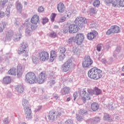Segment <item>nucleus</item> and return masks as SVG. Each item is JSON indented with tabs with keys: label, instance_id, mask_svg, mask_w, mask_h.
I'll return each mask as SVG.
<instances>
[{
	"label": "nucleus",
	"instance_id": "nucleus-4",
	"mask_svg": "<svg viewBox=\"0 0 124 124\" xmlns=\"http://www.w3.org/2000/svg\"><path fill=\"white\" fill-rule=\"evenodd\" d=\"M107 5L113 7H124V0H105Z\"/></svg>",
	"mask_w": 124,
	"mask_h": 124
},
{
	"label": "nucleus",
	"instance_id": "nucleus-15",
	"mask_svg": "<svg viewBox=\"0 0 124 124\" xmlns=\"http://www.w3.org/2000/svg\"><path fill=\"white\" fill-rule=\"evenodd\" d=\"M58 56L57 54V52L54 50H52L50 51V55L49 57V62H54V60H56V58H57V56Z\"/></svg>",
	"mask_w": 124,
	"mask_h": 124
},
{
	"label": "nucleus",
	"instance_id": "nucleus-26",
	"mask_svg": "<svg viewBox=\"0 0 124 124\" xmlns=\"http://www.w3.org/2000/svg\"><path fill=\"white\" fill-rule=\"evenodd\" d=\"M69 91H70V89H69V88L65 87L62 89L61 93L62 94V95L67 94L68 93H69Z\"/></svg>",
	"mask_w": 124,
	"mask_h": 124
},
{
	"label": "nucleus",
	"instance_id": "nucleus-57",
	"mask_svg": "<svg viewBox=\"0 0 124 124\" xmlns=\"http://www.w3.org/2000/svg\"><path fill=\"white\" fill-rule=\"evenodd\" d=\"M74 100H75L76 98L78 97V93L77 92H75L73 94Z\"/></svg>",
	"mask_w": 124,
	"mask_h": 124
},
{
	"label": "nucleus",
	"instance_id": "nucleus-39",
	"mask_svg": "<svg viewBox=\"0 0 124 124\" xmlns=\"http://www.w3.org/2000/svg\"><path fill=\"white\" fill-rule=\"evenodd\" d=\"M96 12H97V10L94 8H91L89 10V13L90 14H96Z\"/></svg>",
	"mask_w": 124,
	"mask_h": 124
},
{
	"label": "nucleus",
	"instance_id": "nucleus-36",
	"mask_svg": "<svg viewBox=\"0 0 124 124\" xmlns=\"http://www.w3.org/2000/svg\"><path fill=\"white\" fill-rule=\"evenodd\" d=\"M100 4V1L99 0H95L93 3V5L94 7H98Z\"/></svg>",
	"mask_w": 124,
	"mask_h": 124
},
{
	"label": "nucleus",
	"instance_id": "nucleus-20",
	"mask_svg": "<svg viewBox=\"0 0 124 124\" xmlns=\"http://www.w3.org/2000/svg\"><path fill=\"white\" fill-rule=\"evenodd\" d=\"M16 91L18 93H23L25 91V89L23 86L18 85L16 86Z\"/></svg>",
	"mask_w": 124,
	"mask_h": 124
},
{
	"label": "nucleus",
	"instance_id": "nucleus-27",
	"mask_svg": "<svg viewBox=\"0 0 124 124\" xmlns=\"http://www.w3.org/2000/svg\"><path fill=\"white\" fill-rule=\"evenodd\" d=\"M31 60L34 64H37L39 62V59L36 55H33L31 57Z\"/></svg>",
	"mask_w": 124,
	"mask_h": 124
},
{
	"label": "nucleus",
	"instance_id": "nucleus-33",
	"mask_svg": "<svg viewBox=\"0 0 124 124\" xmlns=\"http://www.w3.org/2000/svg\"><path fill=\"white\" fill-rule=\"evenodd\" d=\"M8 2V0H1L0 1V6L1 7H2V8H4V6H5V4Z\"/></svg>",
	"mask_w": 124,
	"mask_h": 124
},
{
	"label": "nucleus",
	"instance_id": "nucleus-3",
	"mask_svg": "<svg viewBox=\"0 0 124 124\" xmlns=\"http://www.w3.org/2000/svg\"><path fill=\"white\" fill-rule=\"evenodd\" d=\"M102 71L98 68L93 67L91 68L88 72V77L93 80H98L102 77L101 75Z\"/></svg>",
	"mask_w": 124,
	"mask_h": 124
},
{
	"label": "nucleus",
	"instance_id": "nucleus-55",
	"mask_svg": "<svg viewBox=\"0 0 124 124\" xmlns=\"http://www.w3.org/2000/svg\"><path fill=\"white\" fill-rule=\"evenodd\" d=\"M48 21L49 20L48 19V18L45 17L43 18V24H46V23H47Z\"/></svg>",
	"mask_w": 124,
	"mask_h": 124
},
{
	"label": "nucleus",
	"instance_id": "nucleus-34",
	"mask_svg": "<svg viewBox=\"0 0 124 124\" xmlns=\"http://www.w3.org/2000/svg\"><path fill=\"white\" fill-rule=\"evenodd\" d=\"M121 49L122 48H121V46L117 47L116 49H115V51L113 52V57H114V58H116L117 57V54H116V53H120V51H121Z\"/></svg>",
	"mask_w": 124,
	"mask_h": 124
},
{
	"label": "nucleus",
	"instance_id": "nucleus-42",
	"mask_svg": "<svg viewBox=\"0 0 124 124\" xmlns=\"http://www.w3.org/2000/svg\"><path fill=\"white\" fill-rule=\"evenodd\" d=\"M76 119L77 121H78V122H81V121H83V118L82 116H80V115L77 114Z\"/></svg>",
	"mask_w": 124,
	"mask_h": 124
},
{
	"label": "nucleus",
	"instance_id": "nucleus-11",
	"mask_svg": "<svg viewBox=\"0 0 124 124\" xmlns=\"http://www.w3.org/2000/svg\"><path fill=\"white\" fill-rule=\"evenodd\" d=\"M120 32V27L117 25L112 26L111 28L108 29L107 32V35H110L112 33H119Z\"/></svg>",
	"mask_w": 124,
	"mask_h": 124
},
{
	"label": "nucleus",
	"instance_id": "nucleus-48",
	"mask_svg": "<svg viewBox=\"0 0 124 124\" xmlns=\"http://www.w3.org/2000/svg\"><path fill=\"white\" fill-rule=\"evenodd\" d=\"M87 112L88 111H87V110H86L85 109H81L79 111V113L80 115H85V114H86V113H87Z\"/></svg>",
	"mask_w": 124,
	"mask_h": 124
},
{
	"label": "nucleus",
	"instance_id": "nucleus-23",
	"mask_svg": "<svg viewBox=\"0 0 124 124\" xmlns=\"http://www.w3.org/2000/svg\"><path fill=\"white\" fill-rule=\"evenodd\" d=\"M11 82V78L9 76H6L3 78V83L6 85H8Z\"/></svg>",
	"mask_w": 124,
	"mask_h": 124
},
{
	"label": "nucleus",
	"instance_id": "nucleus-59",
	"mask_svg": "<svg viewBox=\"0 0 124 124\" xmlns=\"http://www.w3.org/2000/svg\"><path fill=\"white\" fill-rule=\"evenodd\" d=\"M53 98H54V99L57 100L59 99V98H60V97H59V95H58V94H53Z\"/></svg>",
	"mask_w": 124,
	"mask_h": 124
},
{
	"label": "nucleus",
	"instance_id": "nucleus-53",
	"mask_svg": "<svg viewBox=\"0 0 124 124\" xmlns=\"http://www.w3.org/2000/svg\"><path fill=\"white\" fill-rule=\"evenodd\" d=\"M57 36V34L55 33V32H52L50 34V37H52V38H55Z\"/></svg>",
	"mask_w": 124,
	"mask_h": 124
},
{
	"label": "nucleus",
	"instance_id": "nucleus-56",
	"mask_svg": "<svg viewBox=\"0 0 124 124\" xmlns=\"http://www.w3.org/2000/svg\"><path fill=\"white\" fill-rule=\"evenodd\" d=\"M68 31H69V27H66L63 30V32L64 33H66V32H68Z\"/></svg>",
	"mask_w": 124,
	"mask_h": 124
},
{
	"label": "nucleus",
	"instance_id": "nucleus-30",
	"mask_svg": "<svg viewBox=\"0 0 124 124\" xmlns=\"http://www.w3.org/2000/svg\"><path fill=\"white\" fill-rule=\"evenodd\" d=\"M91 108L93 111H96L98 109V104L96 103H93L91 105Z\"/></svg>",
	"mask_w": 124,
	"mask_h": 124
},
{
	"label": "nucleus",
	"instance_id": "nucleus-17",
	"mask_svg": "<svg viewBox=\"0 0 124 124\" xmlns=\"http://www.w3.org/2000/svg\"><path fill=\"white\" fill-rule=\"evenodd\" d=\"M47 117L49 121L53 122V121H55V119L57 118V113H56V112L51 111L48 114Z\"/></svg>",
	"mask_w": 124,
	"mask_h": 124
},
{
	"label": "nucleus",
	"instance_id": "nucleus-41",
	"mask_svg": "<svg viewBox=\"0 0 124 124\" xmlns=\"http://www.w3.org/2000/svg\"><path fill=\"white\" fill-rule=\"evenodd\" d=\"M3 123L4 124H9L10 120H9L8 117H6L3 120Z\"/></svg>",
	"mask_w": 124,
	"mask_h": 124
},
{
	"label": "nucleus",
	"instance_id": "nucleus-10",
	"mask_svg": "<svg viewBox=\"0 0 124 124\" xmlns=\"http://www.w3.org/2000/svg\"><path fill=\"white\" fill-rule=\"evenodd\" d=\"M84 39H85L84 34L79 33L76 35L74 42H75L78 45H81L83 43Z\"/></svg>",
	"mask_w": 124,
	"mask_h": 124
},
{
	"label": "nucleus",
	"instance_id": "nucleus-49",
	"mask_svg": "<svg viewBox=\"0 0 124 124\" xmlns=\"http://www.w3.org/2000/svg\"><path fill=\"white\" fill-rule=\"evenodd\" d=\"M44 8L42 6H40L38 8V12L39 13H41L42 12H44Z\"/></svg>",
	"mask_w": 124,
	"mask_h": 124
},
{
	"label": "nucleus",
	"instance_id": "nucleus-46",
	"mask_svg": "<svg viewBox=\"0 0 124 124\" xmlns=\"http://www.w3.org/2000/svg\"><path fill=\"white\" fill-rule=\"evenodd\" d=\"M10 15V7L8 6L7 8V12L6 13V16H7V17H9Z\"/></svg>",
	"mask_w": 124,
	"mask_h": 124
},
{
	"label": "nucleus",
	"instance_id": "nucleus-50",
	"mask_svg": "<svg viewBox=\"0 0 124 124\" xmlns=\"http://www.w3.org/2000/svg\"><path fill=\"white\" fill-rule=\"evenodd\" d=\"M42 109V106H38L37 108L35 109L34 112H39Z\"/></svg>",
	"mask_w": 124,
	"mask_h": 124
},
{
	"label": "nucleus",
	"instance_id": "nucleus-16",
	"mask_svg": "<svg viewBox=\"0 0 124 124\" xmlns=\"http://www.w3.org/2000/svg\"><path fill=\"white\" fill-rule=\"evenodd\" d=\"M97 34L98 33L96 31H93L88 33L87 34V37L89 40H92V39H93V38H94V37H95Z\"/></svg>",
	"mask_w": 124,
	"mask_h": 124
},
{
	"label": "nucleus",
	"instance_id": "nucleus-7",
	"mask_svg": "<svg viewBox=\"0 0 124 124\" xmlns=\"http://www.w3.org/2000/svg\"><path fill=\"white\" fill-rule=\"evenodd\" d=\"M72 65V61L71 59H69L62 65L61 70L63 72H67V71H69L71 69Z\"/></svg>",
	"mask_w": 124,
	"mask_h": 124
},
{
	"label": "nucleus",
	"instance_id": "nucleus-6",
	"mask_svg": "<svg viewBox=\"0 0 124 124\" xmlns=\"http://www.w3.org/2000/svg\"><path fill=\"white\" fill-rule=\"evenodd\" d=\"M19 55L23 54L24 57L27 58L29 56V46L27 43H23L20 47L18 49Z\"/></svg>",
	"mask_w": 124,
	"mask_h": 124
},
{
	"label": "nucleus",
	"instance_id": "nucleus-25",
	"mask_svg": "<svg viewBox=\"0 0 124 124\" xmlns=\"http://www.w3.org/2000/svg\"><path fill=\"white\" fill-rule=\"evenodd\" d=\"M22 106L24 109L31 107V105H30L29 101L27 100V99H25L22 100Z\"/></svg>",
	"mask_w": 124,
	"mask_h": 124
},
{
	"label": "nucleus",
	"instance_id": "nucleus-52",
	"mask_svg": "<svg viewBox=\"0 0 124 124\" xmlns=\"http://www.w3.org/2000/svg\"><path fill=\"white\" fill-rule=\"evenodd\" d=\"M0 27H1L3 29H5L6 27V23L5 22H3L0 24Z\"/></svg>",
	"mask_w": 124,
	"mask_h": 124
},
{
	"label": "nucleus",
	"instance_id": "nucleus-28",
	"mask_svg": "<svg viewBox=\"0 0 124 124\" xmlns=\"http://www.w3.org/2000/svg\"><path fill=\"white\" fill-rule=\"evenodd\" d=\"M72 52L76 56H79L80 55V49L76 46L73 47Z\"/></svg>",
	"mask_w": 124,
	"mask_h": 124
},
{
	"label": "nucleus",
	"instance_id": "nucleus-45",
	"mask_svg": "<svg viewBox=\"0 0 124 124\" xmlns=\"http://www.w3.org/2000/svg\"><path fill=\"white\" fill-rule=\"evenodd\" d=\"M65 58V54H61L59 56V60L60 61H63Z\"/></svg>",
	"mask_w": 124,
	"mask_h": 124
},
{
	"label": "nucleus",
	"instance_id": "nucleus-2",
	"mask_svg": "<svg viewBox=\"0 0 124 124\" xmlns=\"http://www.w3.org/2000/svg\"><path fill=\"white\" fill-rule=\"evenodd\" d=\"M88 93L85 90H83L81 93H80V96H81L82 100L85 103L86 100H90L92 99V96L95 94V95H99L102 91L99 88L95 87L93 90L88 89Z\"/></svg>",
	"mask_w": 124,
	"mask_h": 124
},
{
	"label": "nucleus",
	"instance_id": "nucleus-29",
	"mask_svg": "<svg viewBox=\"0 0 124 124\" xmlns=\"http://www.w3.org/2000/svg\"><path fill=\"white\" fill-rule=\"evenodd\" d=\"M103 120L104 121H107L108 122H112V119H111V117L110 115L108 114V113H105L104 117H103Z\"/></svg>",
	"mask_w": 124,
	"mask_h": 124
},
{
	"label": "nucleus",
	"instance_id": "nucleus-19",
	"mask_svg": "<svg viewBox=\"0 0 124 124\" xmlns=\"http://www.w3.org/2000/svg\"><path fill=\"white\" fill-rule=\"evenodd\" d=\"M38 21H39V16H38L35 15L32 16L31 19V23H32V24L36 25L38 23Z\"/></svg>",
	"mask_w": 124,
	"mask_h": 124
},
{
	"label": "nucleus",
	"instance_id": "nucleus-58",
	"mask_svg": "<svg viewBox=\"0 0 124 124\" xmlns=\"http://www.w3.org/2000/svg\"><path fill=\"white\" fill-rule=\"evenodd\" d=\"M5 15V14L3 11L0 12V18H3V17H4Z\"/></svg>",
	"mask_w": 124,
	"mask_h": 124
},
{
	"label": "nucleus",
	"instance_id": "nucleus-62",
	"mask_svg": "<svg viewBox=\"0 0 124 124\" xmlns=\"http://www.w3.org/2000/svg\"><path fill=\"white\" fill-rule=\"evenodd\" d=\"M101 62H103V63H106V59H103L102 60Z\"/></svg>",
	"mask_w": 124,
	"mask_h": 124
},
{
	"label": "nucleus",
	"instance_id": "nucleus-51",
	"mask_svg": "<svg viewBox=\"0 0 124 124\" xmlns=\"http://www.w3.org/2000/svg\"><path fill=\"white\" fill-rule=\"evenodd\" d=\"M102 48V45L99 44L97 46V50L99 52H100L101 51V48Z\"/></svg>",
	"mask_w": 124,
	"mask_h": 124
},
{
	"label": "nucleus",
	"instance_id": "nucleus-64",
	"mask_svg": "<svg viewBox=\"0 0 124 124\" xmlns=\"http://www.w3.org/2000/svg\"><path fill=\"white\" fill-rule=\"evenodd\" d=\"M15 25H16V26H19V22H16Z\"/></svg>",
	"mask_w": 124,
	"mask_h": 124
},
{
	"label": "nucleus",
	"instance_id": "nucleus-9",
	"mask_svg": "<svg viewBox=\"0 0 124 124\" xmlns=\"http://www.w3.org/2000/svg\"><path fill=\"white\" fill-rule=\"evenodd\" d=\"M46 78L47 75L46 72L45 71L41 72L39 74L38 78H36L37 83H38V84H43L46 81Z\"/></svg>",
	"mask_w": 124,
	"mask_h": 124
},
{
	"label": "nucleus",
	"instance_id": "nucleus-43",
	"mask_svg": "<svg viewBox=\"0 0 124 124\" xmlns=\"http://www.w3.org/2000/svg\"><path fill=\"white\" fill-rule=\"evenodd\" d=\"M57 15L55 13H52L50 16V19L51 21L54 22L55 21V18H56V16Z\"/></svg>",
	"mask_w": 124,
	"mask_h": 124
},
{
	"label": "nucleus",
	"instance_id": "nucleus-13",
	"mask_svg": "<svg viewBox=\"0 0 124 124\" xmlns=\"http://www.w3.org/2000/svg\"><path fill=\"white\" fill-rule=\"evenodd\" d=\"M24 70H25V67L23 65L18 64L17 66V72L16 75L18 78L22 77L23 73H24Z\"/></svg>",
	"mask_w": 124,
	"mask_h": 124
},
{
	"label": "nucleus",
	"instance_id": "nucleus-47",
	"mask_svg": "<svg viewBox=\"0 0 124 124\" xmlns=\"http://www.w3.org/2000/svg\"><path fill=\"white\" fill-rule=\"evenodd\" d=\"M75 37H72L70 38L67 41V43H69V44H71L73 41H74Z\"/></svg>",
	"mask_w": 124,
	"mask_h": 124
},
{
	"label": "nucleus",
	"instance_id": "nucleus-38",
	"mask_svg": "<svg viewBox=\"0 0 124 124\" xmlns=\"http://www.w3.org/2000/svg\"><path fill=\"white\" fill-rule=\"evenodd\" d=\"M13 36V32L11 31L8 32V33L6 34V37L7 39H11V37Z\"/></svg>",
	"mask_w": 124,
	"mask_h": 124
},
{
	"label": "nucleus",
	"instance_id": "nucleus-8",
	"mask_svg": "<svg viewBox=\"0 0 124 124\" xmlns=\"http://www.w3.org/2000/svg\"><path fill=\"white\" fill-rule=\"evenodd\" d=\"M93 64V60L90 56H86L84 61L82 62V66L83 68H90V66Z\"/></svg>",
	"mask_w": 124,
	"mask_h": 124
},
{
	"label": "nucleus",
	"instance_id": "nucleus-22",
	"mask_svg": "<svg viewBox=\"0 0 124 124\" xmlns=\"http://www.w3.org/2000/svg\"><path fill=\"white\" fill-rule=\"evenodd\" d=\"M16 8L17 11L20 13H21L22 10H23V5H22V4L19 1H16Z\"/></svg>",
	"mask_w": 124,
	"mask_h": 124
},
{
	"label": "nucleus",
	"instance_id": "nucleus-37",
	"mask_svg": "<svg viewBox=\"0 0 124 124\" xmlns=\"http://www.w3.org/2000/svg\"><path fill=\"white\" fill-rule=\"evenodd\" d=\"M31 34V30L28 27H27V29L25 30V35L26 36H30Z\"/></svg>",
	"mask_w": 124,
	"mask_h": 124
},
{
	"label": "nucleus",
	"instance_id": "nucleus-54",
	"mask_svg": "<svg viewBox=\"0 0 124 124\" xmlns=\"http://www.w3.org/2000/svg\"><path fill=\"white\" fill-rule=\"evenodd\" d=\"M65 124H73V121L71 120H67L65 122Z\"/></svg>",
	"mask_w": 124,
	"mask_h": 124
},
{
	"label": "nucleus",
	"instance_id": "nucleus-35",
	"mask_svg": "<svg viewBox=\"0 0 124 124\" xmlns=\"http://www.w3.org/2000/svg\"><path fill=\"white\" fill-rule=\"evenodd\" d=\"M56 84V79L54 77H51L50 80V86H54V84Z\"/></svg>",
	"mask_w": 124,
	"mask_h": 124
},
{
	"label": "nucleus",
	"instance_id": "nucleus-21",
	"mask_svg": "<svg viewBox=\"0 0 124 124\" xmlns=\"http://www.w3.org/2000/svg\"><path fill=\"white\" fill-rule=\"evenodd\" d=\"M101 118L99 116H97L93 118L91 121V124H96L100 122Z\"/></svg>",
	"mask_w": 124,
	"mask_h": 124
},
{
	"label": "nucleus",
	"instance_id": "nucleus-12",
	"mask_svg": "<svg viewBox=\"0 0 124 124\" xmlns=\"http://www.w3.org/2000/svg\"><path fill=\"white\" fill-rule=\"evenodd\" d=\"M39 58L41 62H45L49 60V53L46 51H42L39 53Z\"/></svg>",
	"mask_w": 124,
	"mask_h": 124
},
{
	"label": "nucleus",
	"instance_id": "nucleus-1",
	"mask_svg": "<svg viewBox=\"0 0 124 124\" xmlns=\"http://www.w3.org/2000/svg\"><path fill=\"white\" fill-rule=\"evenodd\" d=\"M75 24H71L69 26V32L70 33H75L78 31L79 28H84L85 24H87V19L82 16H78L75 20Z\"/></svg>",
	"mask_w": 124,
	"mask_h": 124
},
{
	"label": "nucleus",
	"instance_id": "nucleus-44",
	"mask_svg": "<svg viewBox=\"0 0 124 124\" xmlns=\"http://www.w3.org/2000/svg\"><path fill=\"white\" fill-rule=\"evenodd\" d=\"M27 24V28H29L30 29V27H31V29L32 30V31H33V30H35L36 27L33 26V25H31V24H29V23H26Z\"/></svg>",
	"mask_w": 124,
	"mask_h": 124
},
{
	"label": "nucleus",
	"instance_id": "nucleus-18",
	"mask_svg": "<svg viewBox=\"0 0 124 124\" xmlns=\"http://www.w3.org/2000/svg\"><path fill=\"white\" fill-rule=\"evenodd\" d=\"M64 4L60 2L57 5V9L60 13H63L64 12Z\"/></svg>",
	"mask_w": 124,
	"mask_h": 124
},
{
	"label": "nucleus",
	"instance_id": "nucleus-61",
	"mask_svg": "<svg viewBox=\"0 0 124 124\" xmlns=\"http://www.w3.org/2000/svg\"><path fill=\"white\" fill-rule=\"evenodd\" d=\"M114 61V59L112 57H111L109 59L108 62H113Z\"/></svg>",
	"mask_w": 124,
	"mask_h": 124
},
{
	"label": "nucleus",
	"instance_id": "nucleus-31",
	"mask_svg": "<svg viewBox=\"0 0 124 124\" xmlns=\"http://www.w3.org/2000/svg\"><path fill=\"white\" fill-rule=\"evenodd\" d=\"M69 18V15H65L64 16L61 17L60 20H59V22L60 23H62L63 22H64L66 19H68Z\"/></svg>",
	"mask_w": 124,
	"mask_h": 124
},
{
	"label": "nucleus",
	"instance_id": "nucleus-14",
	"mask_svg": "<svg viewBox=\"0 0 124 124\" xmlns=\"http://www.w3.org/2000/svg\"><path fill=\"white\" fill-rule=\"evenodd\" d=\"M24 109L26 118L27 120H31V119L32 118V116L31 115V107Z\"/></svg>",
	"mask_w": 124,
	"mask_h": 124
},
{
	"label": "nucleus",
	"instance_id": "nucleus-5",
	"mask_svg": "<svg viewBox=\"0 0 124 124\" xmlns=\"http://www.w3.org/2000/svg\"><path fill=\"white\" fill-rule=\"evenodd\" d=\"M25 81L29 84H34L37 83L36 80V75L32 72H29L25 76Z\"/></svg>",
	"mask_w": 124,
	"mask_h": 124
},
{
	"label": "nucleus",
	"instance_id": "nucleus-40",
	"mask_svg": "<svg viewBox=\"0 0 124 124\" xmlns=\"http://www.w3.org/2000/svg\"><path fill=\"white\" fill-rule=\"evenodd\" d=\"M61 54H64L66 51V49L64 47L61 46L59 48Z\"/></svg>",
	"mask_w": 124,
	"mask_h": 124
},
{
	"label": "nucleus",
	"instance_id": "nucleus-24",
	"mask_svg": "<svg viewBox=\"0 0 124 124\" xmlns=\"http://www.w3.org/2000/svg\"><path fill=\"white\" fill-rule=\"evenodd\" d=\"M21 37H22V35L21 34V33L20 32L17 33H16L15 35L13 36L14 41L16 42L17 41H19Z\"/></svg>",
	"mask_w": 124,
	"mask_h": 124
},
{
	"label": "nucleus",
	"instance_id": "nucleus-32",
	"mask_svg": "<svg viewBox=\"0 0 124 124\" xmlns=\"http://www.w3.org/2000/svg\"><path fill=\"white\" fill-rule=\"evenodd\" d=\"M8 73L10 75H16V69L12 68L8 71Z\"/></svg>",
	"mask_w": 124,
	"mask_h": 124
},
{
	"label": "nucleus",
	"instance_id": "nucleus-60",
	"mask_svg": "<svg viewBox=\"0 0 124 124\" xmlns=\"http://www.w3.org/2000/svg\"><path fill=\"white\" fill-rule=\"evenodd\" d=\"M56 114V117L57 116H62V113L60 112H55Z\"/></svg>",
	"mask_w": 124,
	"mask_h": 124
},
{
	"label": "nucleus",
	"instance_id": "nucleus-63",
	"mask_svg": "<svg viewBox=\"0 0 124 124\" xmlns=\"http://www.w3.org/2000/svg\"><path fill=\"white\" fill-rule=\"evenodd\" d=\"M3 30H4V28L0 26V32H2V31H3Z\"/></svg>",
	"mask_w": 124,
	"mask_h": 124
}]
</instances>
